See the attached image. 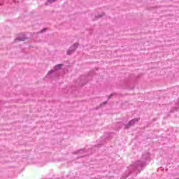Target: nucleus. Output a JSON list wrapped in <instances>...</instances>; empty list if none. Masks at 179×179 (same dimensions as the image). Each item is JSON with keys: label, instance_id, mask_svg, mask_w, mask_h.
I'll list each match as a JSON object with an SVG mask.
<instances>
[{"label": "nucleus", "instance_id": "obj_10", "mask_svg": "<svg viewBox=\"0 0 179 179\" xmlns=\"http://www.w3.org/2000/svg\"><path fill=\"white\" fill-rule=\"evenodd\" d=\"M3 5V0H0V6H2Z\"/></svg>", "mask_w": 179, "mask_h": 179}, {"label": "nucleus", "instance_id": "obj_3", "mask_svg": "<svg viewBox=\"0 0 179 179\" xmlns=\"http://www.w3.org/2000/svg\"><path fill=\"white\" fill-rule=\"evenodd\" d=\"M79 47L78 43H74L71 47L69 48L67 51V55H71L73 51H75Z\"/></svg>", "mask_w": 179, "mask_h": 179}, {"label": "nucleus", "instance_id": "obj_7", "mask_svg": "<svg viewBox=\"0 0 179 179\" xmlns=\"http://www.w3.org/2000/svg\"><path fill=\"white\" fill-rule=\"evenodd\" d=\"M85 152H86V149L79 150L76 153H85Z\"/></svg>", "mask_w": 179, "mask_h": 179}, {"label": "nucleus", "instance_id": "obj_4", "mask_svg": "<svg viewBox=\"0 0 179 179\" xmlns=\"http://www.w3.org/2000/svg\"><path fill=\"white\" fill-rule=\"evenodd\" d=\"M138 121H139V118H136V119H133L131 120L130 122H129V123L125 126V129H128L129 128V127H132V125H135V124H136V122H138Z\"/></svg>", "mask_w": 179, "mask_h": 179}, {"label": "nucleus", "instance_id": "obj_6", "mask_svg": "<svg viewBox=\"0 0 179 179\" xmlns=\"http://www.w3.org/2000/svg\"><path fill=\"white\" fill-rule=\"evenodd\" d=\"M100 148H103V145H101V144H99L98 145H95L92 150H99V149H100Z\"/></svg>", "mask_w": 179, "mask_h": 179}, {"label": "nucleus", "instance_id": "obj_13", "mask_svg": "<svg viewBox=\"0 0 179 179\" xmlns=\"http://www.w3.org/2000/svg\"><path fill=\"white\" fill-rule=\"evenodd\" d=\"M80 157H83V156H81V157H78V159H80Z\"/></svg>", "mask_w": 179, "mask_h": 179}, {"label": "nucleus", "instance_id": "obj_2", "mask_svg": "<svg viewBox=\"0 0 179 179\" xmlns=\"http://www.w3.org/2000/svg\"><path fill=\"white\" fill-rule=\"evenodd\" d=\"M62 66H64V64H57L55 66V70H50L48 75H47V78H52V74L55 73V71H59V69H61V68H62Z\"/></svg>", "mask_w": 179, "mask_h": 179}, {"label": "nucleus", "instance_id": "obj_12", "mask_svg": "<svg viewBox=\"0 0 179 179\" xmlns=\"http://www.w3.org/2000/svg\"><path fill=\"white\" fill-rule=\"evenodd\" d=\"M113 96H114L113 94H110V96L108 97V99H111L113 97Z\"/></svg>", "mask_w": 179, "mask_h": 179}, {"label": "nucleus", "instance_id": "obj_11", "mask_svg": "<svg viewBox=\"0 0 179 179\" xmlns=\"http://www.w3.org/2000/svg\"><path fill=\"white\" fill-rule=\"evenodd\" d=\"M106 104H107V101H106L105 102L102 103L101 104V106H106Z\"/></svg>", "mask_w": 179, "mask_h": 179}, {"label": "nucleus", "instance_id": "obj_9", "mask_svg": "<svg viewBox=\"0 0 179 179\" xmlns=\"http://www.w3.org/2000/svg\"><path fill=\"white\" fill-rule=\"evenodd\" d=\"M47 30V28H43L40 33H44V31H45Z\"/></svg>", "mask_w": 179, "mask_h": 179}, {"label": "nucleus", "instance_id": "obj_5", "mask_svg": "<svg viewBox=\"0 0 179 179\" xmlns=\"http://www.w3.org/2000/svg\"><path fill=\"white\" fill-rule=\"evenodd\" d=\"M24 40H26V37H24V36H22V37L19 36V37H17L15 39V42L16 43L17 41H24Z\"/></svg>", "mask_w": 179, "mask_h": 179}, {"label": "nucleus", "instance_id": "obj_15", "mask_svg": "<svg viewBox=\"0 0 179 179\" xmlns=\"http://www.w3.org/2000/svg\"><path fill=\"white\" fill-rule=\"evenodd\" d=\"M5 1L6 2V0H5Z\"/></svg>", "mask_w": 179, "mask_h": 179}, {"label": "nucleus", "instance_id": "obj_1", "mask_svg": "<svg viewBox=\"0 0 179 179\" xmlns=\"http://www.w3.org/2000/svg\"><path fill=\"white\" fill-rule=\"evenodd\" d=\"M149 160H150V155L149 154V152H145L143 155L141 161H137L134 165L130 166V174H134L135 176H136V174H138V173H140V171L142 170V167L146 166V163H148Z\"/></svg>", "mask_w": 179, "mask_h": 179}, {"label": "nucleus", "instance_id": "obj_14", "mask_svg": "<svg viewBox=\"0 0 179 179\" xmlns=\"http://www.w3.org/2000/svg\"><path fill=\"white\" fill-rule=\"evenodd\" d=\"M101 16H103V15H99V17H101Z\"/></svg>", "mask_w": 179, "mask_h": 179}, {"label": "nucleus", "instance_id": "obj_8", "mask_svg": "<svg viewBox=\"0 0 179 179\" xmlns=\"http://www.w3.org/2000/svg\"><path fill=\"white\" fill-rule=\"evenodd\" d=\"M57 0H48V3H52L55 2Z\"/></svg>", "mask_w": 179, "mask_h": 179}]
</instances>
